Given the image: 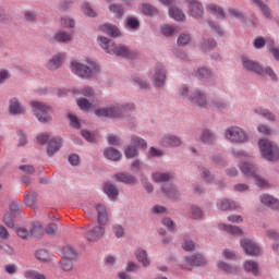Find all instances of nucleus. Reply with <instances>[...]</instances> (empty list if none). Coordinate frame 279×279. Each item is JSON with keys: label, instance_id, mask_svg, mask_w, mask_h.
I'll use <instances>...</instances> for the list:
<instances>
[{"label": "nucleus", "instance_id": "obj_1", "mask_svg": "<svg viewBox=\"0 0 279 279\" xmlns=\"http://www.w3.org/2000/svg\"><path fill=\"white\" fill-rule=\"evenodd\" d=\"M136 106L133 102H113L105 108L94 111L96 117L107 119H130L134 114Z\"/></svg>", "mask_w": 279, "mask_h": 279}, {"label": "nucleus", "instance_id": "obj_2", "mask_svg": "<svg viewBox=\"0 0 279 279\" xmlns=\"http://www.w3.org/2000/svg\"><path fill=\"white\" fill-rule=\"evenodd\" d=\"M70 71L77 77H82V80H92V77L99 75L101 66L94 59L87 58L83 62L72 60Z\"/></svg>", "mask_w": 279, "mask_h": 279}, {"label": "nucleus", "instance_id": "obj_3", "mask_svg": "<svg viewBox=\"0 0 279 279\" xmlns=\"http://www.w3.org/2000/svg\"><path fill=\"white\" fill-rule=\"evenodd\" d=\"M257 147L259 155L266 162H279V146L276 142L269 138L258 140Z\"/></svg>", "mask_w": 279, "mask_h": 279}, {"label": "nucleus", "instance_id": "obj_4", "mask_svg": "<svg viewBox=\"0 0 279 279\" xmlns=\"http://www.w3.org/2000/svg\"><path fill=\"white\" fill-rule=\"evenodd\" d=\"M225 141L231 145H245L250 141V134L239 125H231L225 130Z\"/></svg>", "mask_w": 279, "mask_h": 279}, {"label": "nucleus", "instance_id": "obj_5", "mask_svg": "<svg viewBox=\"0 0 279 279\" xmlns=\"http://www.w3.org/2000/svg\"><path fill=\"white\" fill-rule=\"evenodd\" d=\"M206 265H208L206 257L203 254L195 253L186 256L184 260L179 264V267L191 271L193 267H206Z\"/></svg>", "mask_w": 279, "mask_h": 279}, {"label": "nucleus", "instance_id": "obj_6", "mask_svg": "<svg viewBox=\"0 0 279 279\" xmlns=\"http://www.w3.org/2000/svg\"><path fill=\"white\" fill-rule=\"evenodd\" d=\"M31 106L35 117L40 123H49V121H51V114H49V112H51V107L47 104L33 100L31 101Z\"/></svg>", "mask_w": 279, "mask_h": 279}, {"label": "nucleus", "instance_id": "obj_7", "mask_svg": "<svg viewBox=\"0 0 279 279\" xmlns=\"http://www.w3.org/2000/svg\"><path fill=\"white\" fill-rule=\"evenodd\" d=\"M240 245L246 256H260V254H263L260 245L250 238H242L240 240Z\"/></svg>", "mask_w": 279, "mask_h": 279}, {"label": "nucleus", "instance_id": "obj_8", "mask_svg": "<svg viewBox=\"0 0 279 279\" xmlns=\"http://www.w3.org/2000/svg\"><path fill=\"white\" fill-rule=\"evenodd\" d=\"M189 104L204 110L208 106V95L202 89H195L191 93Z\"/></svg>", "mask_w": 279, "mask_h": 279}, {"label": "nucleus", "instance_id": "obj_9", "mask_svg": "<svg viewBox=\"0 0 279 279\" xmlns=\"http://www.w3.org/2000/svg\"><path fill=\"white\" fill-rule=\"evenodd\" d=\"M155 88H162L167 84V68L162 63H157L153 75Z\"/></svg>", "mask_w": 279, "mask_h": 279}, {"label": "nucleus", "instance_id": "obj_10", "mask_svg": "<svg viewBox=\"0 0 279 279\" xmlns=\"http://www.w3.org/2000/svg\"><path fill=\"white\" fill-rule=\"evenodd\" d=\"M104 234H106V228H104V225H97L95 227H88L85 239L89 243H97V241L104 239Z\"/></svg>", "mask_w": 279, "mask_h": 279}, {"label": "nucleus", "instance_id": "obj_11", "mask_svg": "<svg viewBox=\"0 0 279 279\" xmlns=\"http://www.w3.org/2000/svg\"><path fill=\"white\" fill-rule=\"evenodd\" d=\"M192 19H204V4L199 0H185Z\"/></svg>", "mask_w": 279, "mask_h": 279}, {"label": "nucleus", "instance_id": "obj_12", "mask_svg": "<svg viewBox=\"0 0 279 279\" xmlns=\"http://www.w3.org/2000/svg\"><path fill=\"white\" fill-rule=\"evenodd\" d=\"M242 69L244 71H247L248 73H255V75H258L260 73V69L263 68V64L260 62L250 59V57H242Z\"/></svg>", "mask_w": 279, "mask_h": 279}, {"label": "nucleus", "instance_id": "obj_13", "mask_svg": "<svg viewBox=\"0 0 279 279\" xmlns=\"http://www.w3.org/2000/svg\"><path fill=\"white\" fill-rule=\"evenodd\" d=\"M62 145H64V141L60 136L50 137V140L47 143V156L50 158L52 156H56L62 148Z\"/></svg>", "mask_w": 279, "mask_h": 279}, {"label": "nucleus", "instance_id": "obj_14", "mask_svg": "<svg viewBox=\"0 0 279 279\" xmlns=\"http://www.w3.org/2000/svg\"><path fill=\"white\" fill-rule=\"evenodd\" d=\"M250 3L253 5V8H256V10H258L263 16L267 19V21H271V19H274V14H271V8H269V4H267L265 1L250 0Z\"/></svg>", "mask_w": 279, "mask_h": 279}, {"label": "nucleus", "instance_id": "obj_15", "mask_svg": "<svg viewBox=\"0 0 279 279\" xmlns=\"http://www.w3.org/2000/svg\"><path fill=\"white\" fill-rule=\"evenodd\" d=\"M111 53H113L114 56H119L120 58H130L131 60H134V58H138V52L132 51L130 48L123 45H114Z\"/></svg>", "mask_w": 279, "mask_h": 279}, {"label": "nucleus", "instance_id": "obj_16", "mask_svg": "<svg viewBox=\"0 0 279 279\" xmlns=\"http://www.w3.org/2000/svg\"><path fill=\"white\" fill-rule=\"evenodd\" d=\"M259 202L263 204V206H266V208H270V210H279V199L274 195L268 193L262 194L259 196Z\"/></svg>", "mask_w": 279, "mask_h": 279}, {"label": "nucleus", "instance_id": "obj_17", "mask_svg": "<svg viewBox=\"0 0 279 279\" xmlns=\"http://www.w3.org/2000/svg\"><path fill=\"white\" fill-rule=\"evenodd\" d=\"M160 191L162 195L169 197L170 199H180V197H182L180 191H178V189H175V185L172 183H163L160 187Z\"/></svg>", "mask_w": 279, "mask_h": 279}, {"label": "nucleus", "instance_id": "obj_18", "mask_svg": "<svg viewBox=\"0 0 279 279\" xmlns=\"http://www.w3.org/2000/svg\"><path fill=\"white\" fill-rule=\"evenodd\" d=\"M240 170L246 178H255L258 174V168L253 161H244L240 165Z\"/></svg>", "mask_w": 279, "mask_h": 279}, {"label": "nucleus", "instance_id": "obj_19", "mask_svg": "<svg viewBox=\"0 0 279 279\" xmlns=\"http://www.w3.org/2000/svg\"><path fill=\"white\" fill-rule=\"evenodd\" d=\"M63 60H64V53L62 52L57 53L46 62V69H48V71H58V69L62 66Z\"/></svg>", "mask_w": 279, "mask_h": 279}, {"label": "nucleus", "instance_id": "obj_20", "mask_svg": "<svg viewBox=\"0 0 279 279\" xmlns=\"http://www.w3.org/2000/svg\"><path fill=\"white\" fill-rule=\"evenodd\" d=\"M113 178L117 180V182L130 184L131 186H134L138 182V179H136V177L132 175L130 172H118L113 175Z\"/></svg>", "mask_w": 279, "mask_h": 279}, {"label": "nucleus", "instance_id": "obj_21", "mask_svg": "<svg viewBox=\"0 0 279 279\" xmlns=\"http://www.w3.org/2000/svg\"><path fill=\"white\" fill-rule=\"evenodd\" d=\"M161 145L163 147H180L182 145V138L178 135L166 134L161 138Z\"/></svg>", "mask_w": 279, "mask_h": 279}, {"label": "nucleus", "instance_id": "obj_22", "mask_svg": "<svg viewBox=\"0 0 279 279\" xmlns=\"http://www.w3.org/2000/svg\"><path fill=\"white\" fill-rule=\"evenodd\" d=\"M151 180L158 184H169L173 180V173L156 171L151 173Z\"/></svg>", "mask_w": 279, "mask_h": 279}, {"label": "nucleus", "instance_id": "obj_23", "mask_svg": "<svg viewBox=\"0 0 279 279\" xmlns=\"http://www.w3.org/2000/svg\"><path fill=\"white\" fill-rule=\"evenodd\" d=\"M243 269L247 274H252V276H255V278H258L260 276V266L257 264V262H254L252 259H248L244 262Z\"/></svg>", "mask_w": 279, "mask_h": 279}, {"label": "nucleus", "instance_id": "obj_24", "mask_svg": "<svg viewBox=\"0 0 279 279\" xmlns=\"http://www.w3.org/2000/svg\"><path fill=\"white\" fill-rule=\"evenodd\" d=\"M9 112L10 114H23L25 112V107L17 98H11L9 100Z\"/></svg>", "mask_w": 279, "mask_h": 279}, {"label": "nucleus", "instance_id": "obj_25", "mask_svg": "<svg viewBox=\"0 0 279 279\" xmlns=\"http://www.w3.org/2000/svg\"><path fill=\"white\" fill-rule=\"evenodd\" d=\"M97 217L99 226H106L108 223V207L105 205H96Z\"/></svg>", "mask_w": 279, "mask_h": 279}, {"label": "nucleus", "instance_id": "obj_26", "mask_svg": "<svg viewBox=\"0 0 279 279\" xmlns=\"http://www.w3.org/2000/svg\"><path fill=\"white\" fill-rule=\"evenodd\" d=\"M53 40H56V43L69 45V43H73V34L66 33V31H59L54 34Z\"/></svg>", "mask_w": 279, "mask_h": 279}, {"label": "nucleus", "instance_id": "obj_27", "mask_svg": "<svg viewBox=\"0 0 279 279\" xmlns=\"http://www.w3.org/2000/svg\"><path fill=\"white\" fill-rule=\"evenodd\" d=\"M104 156L107 158V160H112L113 162H118V160H121L122 154L119 151V149L114 147H107L104 150Z\"/></svg>", "mask_w": 279, "mask_h": 279}, {"label": "nucleus", "instance_id": "obj_28", "mask_svg": "<svg viewBox=\"0 0 279 279\" xmlns=\"http://www.w3.org/2000/svg\"><path fill=\"white\" fill-rule=\"evenodd\" d=\"M197 80H210L215 77V72L208 66H201L195 72Z\"/></svg>", "mask_w": 279, "mask_h": 279}, {"label": "nucleus", "instance_id": "obj_29", "mask_svg": "<svg viewBox=\"0 0 279 279\" xmlns=\"http://www.w3.org/2000/svg\"><path fill=\"white\" fill-rule=\"evenodd\" d=\"M218 269L221 271H225V274H229L231 276H236L240 271L239 266L236 265H230L226 262H218L217 264Z\"/></svg>", "mask_w": 279, "mask_h": 279}, {"label": "nucleus", "instance_id": "obj_30", "mask_svg": "<svg viewBox=\"0 0 279 279\" xmlns=\"http://www.w3.org/2000/svg\"><path fill=\"white\" fill-rule=\"evenodd\" d=\"M97 43L106 53H112V49H114V41L110 40L108 37L98 36Z\"/></svg>", "mask_w": 279, "mask_h": 279}, {"label": "nucleus", "instance_id": "obj_31", "mask_svg": "<svg viewBox=\"0 0 279 279\" xmlns=\"http://www.w3.org/2000/svg\"><path fill=\"white\" fill-rule=\"evenodd\" d=\"M135 257L137 258L138 263L143 265V267H149V265H151L149 255L147 254V251L144 248H137L135 251Z\"/></svg>", "mask_w": 279, "mask_h": 279}, {"label": "nucleus", "instance_id": "obj_32", "mask_svg": "<svg viewBox=\"0 0 279 279\" xmlns=\"http://www.w3.org/2000/svg\"><path fill=\"white\" fill-rule=\"evenodd\" d=\"M230 16H232L233 19H236L238 21H240V23H243L244 25L247 24V13H245V11L236 8H230L228 10Z\"/></svg>", "mask_w": 279, "mask_h": 279}, {"label": "nucleus", "instance_id": "obj_33", "mask_svg": "<svg viewBox=\"0 0 279 279\" xmlns=\"http://www.w3.org/2000/svg\"><path fill=\"white\" fill-rule=\"evenodd\" d=\"M260 77H269L270 82H278V74L276 73V71L274 70V68L267 65V66H263L259 71Z\"/></svg>", "mask_w": 279, "mask_h": 279}, {"label": "nucleus", "instance_id": "obj_34", "mask_svg": "<svg viewBox=\"0 0 279 279\" xmlns=\"http://www.w3.org/2000/svg\"><path fill=\"white\" fill-rule=\"evenodd\" d=\"M210 108L218 112H228V110H230V105L221 99L215 98L210 101Z\"/></svg>", "mask_w": 279, "mask_h": 279}, {"label": "nucleus", "instance_id": "obj_35", "mask_svg": "<svg viewBox=\"0 0 279 279\" xmlns=\"http://www.w3.org/2000/svg\"><path fill=\"white\" fill-rule=\"evenodd\" d=\"M169 16H170V19H173L178 23H182V22L186 21V15L178 7L169 8Z\"/></svg>", "mask_w": 279, "mask_h": 279}, {"label": "nucleus", "instance_id": "obj_36", "mask_svg": "<svg viewBox=\"0 0 279 279\" xmlns=\"http://www.w3.org/2000/svg\"><path fill=\"white\" fill-rule=\"evenodd\" d=\"M206 10L209 14H213L214 16H219V19H226V11H223V8L218 4L208 3L206 5Z\"/></svg>", "mask_w": 279, "mask_h": 279}, {"label": "nucleus", "instance_id": "obj_37", "mask_svg": "<svg viewBox=\"0 0 279 279\" xmlns=\"http://www.w3.org/2000/svg\"><path fill=\"white\" fill-rule=\"evenodd\" d=\"M217 208L218 210H236L238 206L236 203L231 199L221 198L217 202Z\"/></svg>", "mask_w": 279, "mask_h": 279}, {"label": "nucleus", "instance_id": "obj_38", "mask_svg": "<svg viewBox=\"0 0 279 279\" xmlns=\"http://www.w3.org/2000/svg\"><path fill=\"white\" fill-rule=\"evenodd\" d=\"M99 32H102V34H107V36H112L113 38H117L119 36V28L112 24H102L99 26Z\"/></svg>", "mask_w": 279, "mask_h": 279}, {"label": "nucleus", "instance_id": "obj_39", "mask_svg": "<svg viewBox=\"0 0 279 279\" xmlns=\"http://www.w3.org/2000/svg\"><path fill=\"white\" fill-rule=\"evenodd\" d=\"M219 229L225 230V232H228L229 234H233V236H243V229L236 226L221 223L219 225Z\"/></svg>", "mask_w": 279, "mask_h": 279}, {"label": "nucleus", "instance_id": "obj_40", "mask_svg": "<svg viewBox=\"0 0 279 279\" xmlns=\"http://www.w3.org/2000/svg\"><path fill=\"white\" fill-rule=\"evenodd\" d=\"M104 193H106L110 199H117V197H119V189L111 182L104 184Z\"/></svg>", "mask_w": 279, "mask_h": 279}, {"label": "nucleus", "instance_id": "obj_41", "mask_svg": "<svg viewBox=\"0 0 279 279\" xmlns=\"http://www.w3.org/2000/svg\"><path fill=\"white\" fill-rule=\"evenodd\" d=\"M140 10L145 14V16H158V14H160V10L149 3H143L140 7Z\"/></svg>", "mask_w": 279, "mask_h": 279}, {"label": "nucleus", "instance_id": "obj_42", "mask_svg": "<svg viewBox=\"0 0 279 279\" xmlns=\"http://www.w3.org/2000/svg\"><path fill=\"white\" fill-rule=\"evenodd\" d=\"M265 45H269L270 47L271 45H274V40L271 38H265L263 36H258L253 40V47L255 49H263Z\"/></svg>", "mask_w": 279, "mask_h": 279}, {"label": "nucleus", "instance_id": "obj_43", "mask_svg": "<svg viewBox=\"0 0 279 279\" xmlns=\"http://www.w3.org/2000/svg\"><path fill=\"white\" fill-rule=\"evenodd\" d=\"M201 141L206 145H213V143H215V133H213V131L209 129L203 130Z\"/></svg>", "mask_w": 279, "mask_h": 279}, {"label": "nucleus", "instance_id": "obj_44", "mask_svg": "<svg viewBox=\"0 0 279 279\" xmlns=\"http://www.w3.org/2000/svg\"><path fill=\"white\" fill-rule=\"evenodd\" d=\"M29 232L31 236H33L34 239H40V236H43V234L45 233V229L40 223L36 222L29 226Z\"/></svg>", "mask_w": 279, "mask_h": 279}, {"label": "nucleus", "instance_id": "obj_45", "mask_svg": "<svg viewBox=\"0 0 279 279\" xmlns=\"http://www.w3.org/2000/svg\"><path fill=\"white\" fill-rule=\"evenodd\" d=\"M63 258L65 260H75L77 258V251L73 246H64L62 250Z\"/></svg>", "mask_w": 279, "mask_h": 279}, {"label": "nucleus", "instance_id": "obj_46", "mask_svg": "<svg viewBox=\"0 0 279 279\" xmlns=\"http://www.w3.org/2000/svg\"><path fill=\"white\" fill-rule=\"evenodd\" d=\"M125 27L126 29H133V32H136V29L141 27V22L138 21V17L128 16L125 20Z\"/></svg>", "mask_w": 279, "mask_h": 279}, {"label": "nucleus", "instance_id": "obj_47", "mask_svg": "<svg viewBox=\"0 0 279 279\" xmlns=\"http://www.w3.org/2000/svg\"><path fill=\"white\" fill-rule=\"evenodd\" d=\"M75 95H83L84 97H87L88 99L95 97V89H93V87L90 86H85L82 88H76L74 90Z\"/></svg>", "mask_w": 279, "mask_h": 279}, {"label": "nucleus", "instance_id": "obj_48", "mask_svg": "<svg viewBox=\"0 0 279 279\" xmlns=\"http://www.w3.org/2000/svg\"><path fill=\"white\" fill-rule=\"evenodd\" d=\"M160 31H161V34L167 37L173 36V34H178V32H180L178 27L171 26L169 24L161 25Z\"/></svg>", "mask_w": 279, "mask_h": 279}, {"label": "nucleus", "instance_id": "obj_49", "mask_svg": "<svg viewBox=\"0 0 279 279\" xmlns=\"http://www.w3.org/2000/svg\"><path fill=\"white\" fill-rule=\"evenodd\" d=\"M24 278L26 279H47V275L37 270H25Z\"/></svg>", "mask_w": 279, "mask_h": 279}, {"label": "nucleus", "instance_id": "obj_50", "mask_svg": "<svg viewBox=\"0 0 279 279\" xmlns=\"http://www.w3.org/2000/svg\"><path fill=\"white\" fill-rule=\"evenodd\" d=\"M131 143L135 147H140L141 149H147V141H145L143 137L137 136V135H132L131 136Z\"/></svg>", "mask_w": 279, "mask_h": 279}, {"label": "nucleus", "instance_id": "obj_51", "mask_svg": "<svg viewBox=\"0 0 279 279\" xmlns=\"http://www.w3.org/2000/svg\"><path fill=\"white\" fill-rule=\"evenodd\" d=\"M37 198H38V194L34 191L25 192L24 194L26 206H34V204H36Z\"/></svg>", "mask_w": 279, "mask_h": 279}, {"label": "nucleus", "instance_id": "obj_52", "mask_svg": "<svg viewBox=\"0 0 279 279\" xmlns=\"http://www.w3.org/2000/svg\"><path fill=\"white\" fill-rule=\"evenodd\" d=\"M190 217L195 220L204 219V211L198 206L193 205L190 209Z\"/></svg>", "mask_w": 279, "mask_h": 279}, {"label": "nucleus", "instance_id": "obj_53", "mask_svg": "<svg viewBox=\"0 0 279 279\" xmlns=\"http://www.w3.org/2000/svg\"><path fill=\"white\" fill-rule=\"evenodd\" d=\"M82 12L85 16H89L90 19H95L97 16V12L93 8H90V3L84 2L81 7Z\"/></svg>", "mask_w": 279, "mask_h": 279}, {"label": "nucleus", "instance_id": "obj_54", "mask_svg": "<svg viewBox=\"0 0 279 279\" xmlns=\"http://www.w3.org/2000/svg\"><path fill=\"white\" fill-rule=\"evenodd\" d=\"M68 119L70 121L71 128H74V130H80L82 128V120H80L77 116L68 113Z\"/></svg>", "mask_w": 279, "mask_h": 279}, {"label": "nucleus", "instance_id": "obj_55", "mask_svg": "<svg viewBox=\"0 0 279 279\" xmlns=\"http://www.w3.org/2000/svg\"><path fill=\"white\" fill-rule=\"evenodd\" d=\"M217 48V41L214 39H204L202 44V51H213Z\"/></svg>", "mask_w": 279, "mask_h": 279}, {"label": "nucleus", "instance_id": "obj_56", "mask_svg": "<svg viewBox=\"0 0 279 279\" xmlns=\"http://www.w3.org/2000/svg\"><path fill=\"white\" fill-rule=\"evenodd\" d=\"M231 155L233 158H238V160H243V158H250V154L241 148H232Z\"/></svg>", "mask_w": 279, "mask_h": 279}, {"label": "nucleus", "instance_id": "obj_57", "mask_svg": "<svg viewBox=\"0 0 279 279\" xmlns=\"http://www.w3.org/2000/svg\"><path fill=\"white\" fill-rule=\"evenodd\" d=\"M208 27L213 34H216L217 36H222L223 35V29L221 26L210 20L207 21Z\"/></svg>", "mask_w": 279, "mask_h": 279}, {"label": "nucleus", "instance_id": "obj_58", "mask_svg": "<svg viewBox=\"0 0 279 279\" xmlns=\"http://www.w3.org/2000/svg\"><path fill=\"white\" fill-rule=\"evenodd\" d=\"M109 11L112 12L113 14H116L118 16V19H121V16H123V14H125V10L123 9V5L121 4H111L109 7Z\"/></svg>", "mask_w": 279, "mask_h": 279}, {"label": "nucleus", "instance_id": "obj_59", "mask_svg": "<svg viewBox=\"0 0 279 279\" xmlns=\"http://www.w3.org/2000/svg\"><path fill=\"white\" fill-rule=\"evenodd\" d=\"M178 95L181 99H184L185 101L190 102L191 99V89H189V87L186 86H181L178 90Z\"/></svg>", "mask_w": 279, "mask_h": 279}, {"label": "nucleus", "instance_id": "obj_60", "mask_svg": "<svg viewBox=\"0 0 279 279\" xmlns=\"http://www.w3.org/2000/svg\"><path fill=\"white\" fill-rule=\"evenodd\" d=\"M140 151L136 146H128L124 150L125 158H137Z\"/></svg>", "mask_w": 279, "mask_h": 279}, {"label": "nucleus", "instance_id": "obj_61", "mask_svg": "<svg viewBox=\"0 0 279 279\" xmlns=\"http://www.w3.org/2000/svg\"><path fill=\"white\" fill-rule=\"evenodd\" d=\"M76 104H77L78 108L81 110H83L84 112H88V110H90V107H92L90 101H88V99H86V98L77 99Z\"/></svg>", "mask_w": 279, "mask_h": 279}, {"label": "nucleus", "instance_id": "obj_62", "mask_svg": "<svg viewBox=\"0 0 279 279\" xmlns=\"http://www.w3.org/2000/svg\"><path fill=\"white\" fill-rule=\"evenodd\" d=\"M133 82L134 84L140 86V88H142L143 90H147V88H149V83L141 76H134Z\"/></svg>", "mask_w": 279, "mask_h": 279}, {"label": "nucleus", "instance_id": "obj_63", "mask_svg": "<svg viewBox=\"0 0 279 279\" xmlns=\"http://www.w3.org/2000/svg\"><path fill=\"white\" fill-rule=\"evenodd\" d=\"M189 43H191V35L189 33H183L179 35L178 45H180L181 47H186Z\"/></svg>", "mask_w": 279, "mask_h": 279}, {"label": "nucleus", "instance_id": "obj_64", "mask_svg": "<svg viewBox=\"0 0 279 279\" xmlns=\"http://www.w3.org/2000/svg\"><path fill=\"white\" fill-rule=\"evenodd\" d=\"M17 235H20L21 239H29L31 238V232H29V227H20L16 230Z\"/></svg>", "mask_w": 279, "mask_h": 279}]
</instances>
